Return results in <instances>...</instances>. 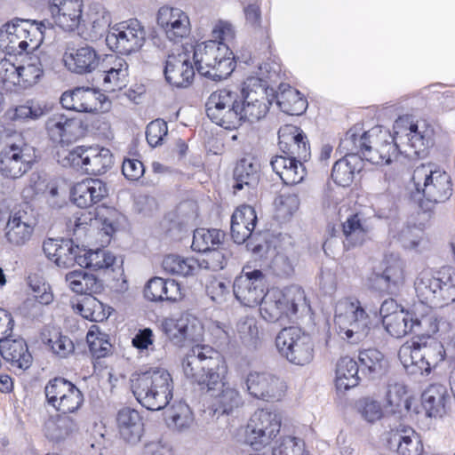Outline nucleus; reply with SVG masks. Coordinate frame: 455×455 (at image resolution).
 Wrapping results in <instances>:
<instances>
[{
  "label": "nucleus",
  "instance_id": "obj_44",
  "mask_svg": "<svg viewBox=\"0 0 455 455\" xmlns=\"http://www.w3.org/2000/svg\"><path fill=\"white\" fill-rule=\"evenodd\" d=\"M196 322L189 315H182L179 318L165 319L163 329L172 342L181 346L186 339L194 338Z\"/></svg>",
  "mask_w": 455,
  "mask_h": 455
},
{
  "label": "nucleus",
  "instance_id": "obj_28",
  "mask_svg": "<svg viewBox=\"0 0 455 455\" xmlns=\"http://www.w3.org/2000/svg\"><path fill=\"white\" fill-rule=\"evenodd\" d=\"M105 90L115 92L128 84L129 65L127 61L116 54L105 55L100 64Z\"/></svg>",
  "mask_w": 455,
  "mask_h": 455
},
{
  "label": "nucleus",
  "instance_id": "obj_38",
  "mask_svg": "<svg viewBox=\"0 0 455 455\" xmlns=\"http://www.w3.org/2000/svg\"><path fill=\"white\" fill-rule=\"evenodd\" d=\"M260 177V168L257 161L251 157L241 159L234 170L233 188L235 192L247 189L249 193L256 191Z\"/></svg>",
  "mask_w": 455,
  "mask_h": 455
},
{
  "label": "nucleus",
  "instance_id": "obj_6",
  "mask_svg": "<svg viewBox=\"0 0 455 455\" xmlns=\"http://www.w3.org/2000/svg\"><path fill=\"white\" fill-rule=\"evenodd\" d=\"M417 296L423 303L443 307L455 301V269L443 267L433 273L422 270L414 282Z\"/></svg>",
  "mask_w": 455,
  "mask_h": 455
},
{
  "label": "nucleus",
  "instance_id": "obj_53",
  "mask_svg": "<svg viewBox=\"0 0 455 455\" xmlns=\"http://www.w3.org/2000/svg\"><path fill=\"white\" fill-rule=\"evenodd\" d=\"M162 267L167 273L188 276L195 275L200 269L201 265L195 258H183L171 254L164 259Z\"/></svg>",
  "mask_w": 455,
  "mask_h": 455
},
{
  "label": "nucleus",
  "instance_id": "obj_31",
  "mask_svg": "<svg viewBox=\"0 0 455 455\" xmlns=\"http://www.w3.org/2000/svg\"><path fill=\"white\" fill-rule=\"evenodd\" d=\"M35 229V224L25 211L11 213L4 228V237L11 246L21 247L27 244Z\"/></svg>",
  "mask_w": 455,
  "mask_h": 455
},
{
  "label": "nucleus",
  "instance_id": "obj_5",
  "mask_svg": "<svg viewBox=\"0 0 455 455\" xmlns=\"http://www.w3.org/2000/svg\"><path fill=\"white\" fill-rule=\"evenodd\" d=\"M445 355L443 345L429 336L403 345L398 352L401 363L411 374L430 373L445 359Z\"/></svg>",
  "mask_w": 455,
  "mask_h": 455
},
{
  "label": "nucleus",
  "instance_id": "obj_43",
  "mask_svg": "<svg viewBox=\"0 0 455 455\" xmlns=\"http://www.w3.org/2000/svg\"><path fill=\"white\" fill-rule=\"evenodd\" d=\"M449 401L447 388L442 384L429 385L421 395V403L428 417H442Z\"/></svg>",
  "mask_w": 455,
  "mask_h": 455
},
{
  "label": "nucleus",
  "instance_id": "obj_2",
  "mask_svg": "<svg viewBox=\"0 0 455 455\" xmlns=\"http://www.w3.org/2000/svg\"><path fill=\"white\" fill-rule=\"evenodd\" d=\"M130 382L136 400L149 411L165 408L172 398V378L164 368L136 371L132 374Z\"/></svg>",
  "mask_w": 455,
  "mask_h": 455
},
{
  "label": "nucleus",
  "instance_id": "obj_60",
  "mask_svg": "<svg viewBox=\"0 0 455 455\" xmlns=\"http://www.w3.org/2000/svg\"><path fill=\"white\" fill-rule=\"evenodd\" d=\"M246 25L255 29L256 33L263 39L267 40L268 30L267 28H262L261 23V11L258 4H251L243 9Z\"/></svg>",
  "mask_w": 455,
  "mask_h": 455
},
{
  "label": "nucleus",
  "instance_id": "obj_21",
  "mask_svg": "<svg viewBox=\"0 0 455 455\" xmlns=\"http://www.w3.org/2000/svg\"><path fill=\"white\" fill-rule=\"evenodd\" d=\"M404 264L393 256L386 257L379 269H374L367 278L370 288L378 291L395 292L404 282Z\"/></svg>",
  "mask_w": 455,
  "mask_h": 455
},
{
  "label": "nucleus",
  "instance_id": "obj_10",
  "mask_svg": "<svg viewBox=\"0 0 455 455\" xmlns=\"http://www.w3.org/2000/svg\"><path fill=\"white\" fill-rule=\"evenodd\" d=\"M334 322L339 334L351 343L362 341L370 331V318L357 299L339 300L336 305Z\"/></svg>",
  "mask_w": 455,
  "mask_h": 455
},
{
  "label": "nucleus",
  "instance_id": "obj_40",
  "mask_svg": "<svg viewBox=\"0 0 455 455\" xmlns=\"http://www.w3.org/2000/svg\"><path fill=\"white\" fill-rule=\"evenodd\" d=\"M301 161L303 159L275 156L271 159L270 165L285 185H296L301 182L306 175Z\"/></svg>",
  "mask_w": 455,
  "mask_h": 455
},
{
  "label": "nucleus",
  "instance_id": "obj_64",
  "mask_svg": "<svg viewBox=\"0 0 455 455\" xmlns=\"http://www.w3.org/2000/svg\"><path fill=\"white\" fill-rule=\"evenodd\" d=\"M48 345L52 351L60 357L68 356L74 350V344L71 339L60 334H55L49 339Z\"/></svg>",
  "mask_w": 455,
  "mask_h": 455
},
{
  "label": "nucleus",
  "instance_id": "obj_55",
  "mask_svg": "<svg viewBox=\"0 0 455 455\" xmlns=\"http://www.w3.org/2000/svg\"><path fill=\"white\" fill-rule=\"evenodd\" d=\"M275 98L282 111L289 115H299L306 109L307 101L300 97L299 91L290 86L278 92Z\"/></svg>",
  "mask_w": 455,
  "mask_h": 455
},
{
  "label": "nucleus",
  "instance_id": "obj_32",
  "mask_svg": "<svg viewBox=\"0 0 455 455\" xmlns=\"http://www.w3.org/2000/svg\"><path fill=\"white\" fill-rule=\"evenodd\" d=\"M45 129L54 142H69L82 134V122L77 118L56 113L48 117Z\"/></svg>",
  "mask_w": 455,
  "mask_h": 455
},
{
  "label": "nucleus",
  "instance_id": "obj_48",
  "mask_svg": "<svg viewBox=\"0 0 455 455\" xmlns=\"http://www.w3.org/2000/svg\"><path fill=\"white\" fill-rule=\"evenodd\" d=\"M47 112L48 108L45 103L31 99L21 105L8 108L4 116L11 122L25 123L38 120Z\"/></svg>",
  "mask_w": 455,
  "mask_h": 455
},
{
  "label": "nucleus",
  "instance_id": "obj_7",
  "mask_svg": "<svg viewBox=\"0 0 455 455\" xmlns=\"http://www.w3.org/2000/svg\"><path fill=\"white\" fill-rule=\"evenodd\" d=\"M308 307L304 291L297 285H291L279 290H267L259 303V311L263 319L275 323L283 317L291 318L299 311Z\"/></svg>",
  "mask_w": 455,
  "mask_h": 455
},
{
  "label": "nucleus",
  "instance_id": "obj_62",
  "mask_svg": "<svg viewBox=\"0 0 455 455\" xmlns=\"http://www.w3.org/2000/svg\"><path fill=\"white\" fill-rule=\"evenodd\" d=\"M356 408L362 417L368 422H375L382 417V409L379 402L369 397L360 399Z\"/></svg>",
  "mask_w": 455,
  "mask_h": 455
},
{
  "label": "nucleus",
  "instance_id": "obj_59",
  "mask_svg": "<svg viewBox=\"0 0 455 455\" xmlns=\"http://www.w3.org/2000/svg\"><path fill=\"white\" fill-rule=\"evenodd\" d=\"M386 402L392 412H395L403 405L407 406L405 386L401 383L389 384L386 393Z\"/></svg>",
  "mask_w": 455,
  "mask_h": 455
},
{
  "label": "nucleus",
  "instance_id": "obj_1",
  "mask_svg": "<svg viewBox=\"0 0 455 455\" xmlns=\"http://www.w3.org/2000/svg\"><path fill=\"white\" fill-rule=\"evenodd\" d=\"M182 369L187 379L212 397L215 413L229 414L243 403L238 390L223 382L228 366L220 353L212 347L196 345L189 348L182 359Z\"/></svg>",
  "mask_w": 455,
  "mask_h": 455
},
{
  "label": "nucleus",
  "instance_id": "obj_22",
  "mask_svg": "<svg viewBox=\"0 0 455 455\" xmlns=\"http://www.w3.org/2000/svg\"><path fill=\"white\" fill-rule=\"evenodd\" d=\"M433 315H422L421 318L413 317L406 311L398 312L393 316L383 320L387 331L395 338H402L411 331H418L429 325L427 331L435 332L438 330Z\"/></svg>",
  "mask_w": 455,
  "mask_h": 455
},
{
  "label": "nucleus",
  "instance_id": "obj_16",
  "mask_svg": "<svg viewBox=\"0 0 455 455\" xmlns=\"http://www.w3.org/2000/svg\"><path fill=\"white\" fill-rule=\"evenodd\" d=\"M267 290V279L259 269L243 267L240 275L236 276L233 291L235 299L243 306L252 307L263 299Z\"/></svg>",
  "mask_w": 455,
  "mask_h": 455
},
{
  "label": "nucleus",
  "instance_id": "obj_27",
  "mask_svg": "<svg viewBox=\"0 0 455 455\" xmlns=\"http://www.w3.org/2000/svg\"><path fill=\"white\" fill-rule=\"evenodd\" d=\"M278 145L284 156L296 157L307 161L310 156V147L303 131L292 124L282 126L278 131Z\"/></svg>",
  "mask_w": 455,
  "mask_h": 455
},
{
  "label": "nucleus",
  "instance_id": "obj_24",
  "mask_svg": "<svg viewBox=\"0 0 455 455\" xmlns=\"http://www.w3.org/2000/svg\"><path fill=\"white\" fill-rule=\"evenodd\" d=\"M157 24L164 30L170 41L177 42L190 33L189 18L180 8L161 7L157 12Z\"/></svg>",
  "mask_w": 455,
  "mask_h": 455
},
{
  "label": "nucleus",
  "instance_id": "obj_50",
  "mask_svg": "<svg viewBox=\"0 0 455 455\" xmlns=\"http://www.w3.org/2000/svg\"><path fill=\"white\" fill-rule=\"evenodd\" d=\"M358 363L349 356L341 357L336 366V387L339 390H348L360 381Z\"/></svg>",
  "mask_w": 455,
  "mask_h": 455
},
{
  "label": "nucleus",
  "instance_id": "obj_13",
  "mask_svg": "<svg viewBox=\"0 0 455 455\" xmlns=\"http://www.w3.org/2000/svg\"><path fill=\"white\" fill-rule=\"evenodd\" d=\"M65 167L81 170L90 175H100L113 164V156L109 149L99 147H76L61 159Z\"/></svg>",
  "mask_w": 455,
  "mask_h": 455
},
{
  "label": "nucleus",
  "instance_id": "obj_11",
  "mask_svg": "<svg viewBox=\"0 0 455 455\" xmlns=\"http://www.w3.org/2000/svg\"><path fill=\"white\" fill-rule=\"evenodd\" d=\"M240 101L238 90H218L206 101L207 116L225 129H237L242 124Z\"/></svg>",
  "mask_w": 455,
  "mask_h": 455
},
{
  "label": "nucleus",
  "instance_id": "obj_8",
  "mask_svg": "<svg viewBox=\"0 0 455 455\" xmlns=\"http://www.w3.org/2000/svg\"><path fill=\"white\" fill-rule=\"evenodd\" d=\"M45 22L14 19L0 29V48L9 54L20 55L37 48L42 40Z\"/></svg>",
  "mask_w": 455,
  "mask_h": 455
},
{
  "label": "nucleus",
  "instance_id": "obj_4",
  "mask_svg": "<svg viewBox=\"0 0 455 455\" xmlns=\"http://www.w3.org/2000/svg\"><path fill=\"white\" fill-rule=\"evenodd\" d=\"M193 60L198 73L212 81L228 78L235 69V56L226 43L210 40L196 45Z\"/></svg>",
  "mask_w": 455,
  "mask_h": 455
},
{
  "label": "nucleus",
  "instance_id": "obj_37",
  "mask_svg": "<svg viewBox=\"0 0 455 455\" xmlns=\"http://www.w3.org/2000/svg\"><path fill=\"white\" fill-rule=\"evenodd\" d=\"M118 432L126 443L135 444L140 441L144 432V424L139 411L124 407L116 416Z\"/></svg>",
  "mask_w": 455,
  "mask_h": 455
},
{
  "label": "nucleus",
  "instance_id": "obj_35",
  "mask_svg": "<svg viewBox=\"0 0 455 455\" xmlns=\"http://www.w3.org/2000/svg\"><path fill=\"white\" fill-rule=\"evenodd\" d=\"M0 354L11 367L20 371H26L32 364V355L26 341L21 338L0 340Z\"/></svg>",
  "mask_w": 455,
  "mask_h": 455
},
{
  "label": "nucleus",
  "instance_id": "obj_25",
  "mask_svg": "<svg viewBox=\"0 0 455 455\" xmlns=\"http://www.w3.org/2000/svg\"><path fill=\"white\" fill-rule=\"evenodd\" d=\"M43 251L58 267H71L78 264V257L83 248L75 244L71 239L48 238L43 243Z\"/></svg>",
  "mask_w": 455,
  "mask_h": 455
},
{
  "label": "nucleus",
  "instance_id": "obj_42",
  "mask_svg": "<svg viewBox=\"0 0 455 455\" xmlns=\"http://www.w3.org/2000/svg\"><path fill=\"white\" fill-rule=\"evenodd\" d=\"M52 67L51 58L48 54L40 52L33 54L28 61L19 66V86L27 88L36 84L44 74V70Z\"/></svg>",
  "mask_w": 455,
  "mask_h": 455
},
{
  "label": "nucleus",
  "instance_id": "obj_46",
  "mask_svg": "<svg viewBox=\"0 0 455 455\" xmlns=\"http://www.w3.org/2000/svg\"><path fill=\"white\" fill-rule=\"evenodd\" d=\"M68 287L77 294L100 293L103 289V283L93 274L78 269L70 271L65 275Z\"/></svg>",
  "mask_w": 455,
  "mask_h": 455
},
{
  "label": "nucleus",
  "instance_id": "obj_52",
  "mask_svg": "<svg viewBox=\"0 0 455 455\" xmlns=\"http://www.w3.org/2000/svg\"><path fill=\"white\" fill-rule=\"evenodd\" d=\"M60 413L54 419H50L45 424L46 435L53 441L65 439L78 430L76 420L68 415Z\"/></svg>",
  "mask_w": 455,
  "mask_h": 455
},
{
  "label": "nucleus",
  "instance_id": "obj_36",
  "mask_svg": "<svg viewBox=\"0 0 455 455\" xmlns=\"http://www.w3.org/2000/svg\"><path fill=\"white\" fill-rule=\"evenodd\" d=\"M257 223V215L253 207L242 205L231 217V237L237 244L243 243L251 235Z\"/></svg>",
  "mask_w": 455,
  "mask_h": 455
},
{
  "label": "nucleus",
  "instance_id": "obj_54",
  "mask_svg": "<svg viewBox=\"0 0 455 455\" xmlns=\"http://www.w3.org/2000/svg\"><path fill=\"white\" fill-rule=\"evenodd\" d=\"M225 233L219 229L196 228L193 234L191 248L198 252H207L222 244Z\"/></svg>",
  "mask_w": 455,
  "mask_h": 455
},
{
  "label": "nucleus",
  "instance_id": "obj_3",
  "mask_svg": "<svg viewBox=\"0 0 455 455\" xmlns=\"http://www.w3.org/2000/svg\"><path fill=\"white\" fill-rule=\"evenodd\" d=\"M411 180L419 199V206L424 211H429L436 204L444 203L452 195L451 176L434 164H421L417 166Z\"/></svg>",
  "mask_w": 455,
  "mask_h": 455
},
{
  "label": "nucleus",
  "instance_id": "obj_63",
  "mask_svg": "<svg viewBox=\"0 0 455 455\" xmlns=\"http://www.w3.org/2000/svg\"><path fill=\"white\" fill-rule=\"evenodd\" d=\"M0 82L11 89V86L19 85V67L6 59L0 60Z\"/></svg>",
  "mask_w": 455,
  "mask_h": 455
},
{
  "label": "nucleus",
  "instance_id": "obj_12",
  "mask_svg": "<svg viewBox=\"0 0 455 455\" xmlns=\"http://www.w3.org/2000/svg\"><path fill=\"white\" fill-rule=\"evenodd\" d=\"M275 347L283 357L296 365H306L314 358L311 336L298 327L282 329L275 337Z\"/></svg>",
  "mask_w": 455,
  "mask_h": 455
},
{
  "label": "nucleus",
  "instance_id": "obj_17",
  "mask_svg": "<svg viewBox=\"0 0 455 455\" xmlns=\"http://www.w3.org/2000/svg\"><path fill=\"white\" fill-rule=\"evenodd\" d=\"M281 419L275 412L258 410L246 427L247 442L255 449L266 446L280 431Z\"/></svg>",
  "mask_w": 455,
  "mask_h": 455
},
{
  "label": "nucleus",
  "instance_id": "obj_19",
  "mask_svg": "<svg viewBox=\"0 0 455 455\" xmlns=\"http://www.w3.org/2000/svg\"><path fill=\"white\" fill-rule=\"evenodd\" d=\"M243 387L248 394L266 402L279 401L285 392V384L278 377L265 371H250Z\"/></svg>",
  "mask_w": 455,
  "mask_h": 455
},
{
  "label": "nucleus",
  "instance_id": "obj_30",
  "mask_svg": "<svg viewBox=\"0 0 455 455\" xmlns=\"http://www.w3.org/2000/svg\"><path fill=\"white\" fill-rule=\"evenodd\" d=\"M240 96V112L242 116V123L248 121L253 123L263 118L271 105L266 96V92L263 87L259 88V91H247L243 88L239 91Z\"/></svg>",
  "mask_w": 455,
  "mask_h": 455
},
{
  "label": "nucleus",
  "instance_id": "obj_56",
  "mask_svg": "<svg viewBox=\"0 0 455 455\" xmlns=\"http://www.w3.org/2000/svg\"><path fill=\"white\" fill-rule=\"evenodd\" d=\"M167 420L170 426L172 425L178 430L183 431L190 427L194 417L189 406L180 403L172 408Z\"/></svg>",
  "mask_w": 455,
  "mask_h": 455
},
{
  "label": "nucleus",
  "instance_id": "obj_58",
  "mask_svg": "<svg viewBox=\"0 0 455 455\" xmlns=\"http://www.w3.org/2000/svg\"><path fill=\"white\" fill-rule=\"evenodd\" d=\"M273 455H310L306 450L305 442L298 437L284 436L273 449Z\"/></svg>",
  "mask_w": 455,
  "mask_h": 455
},
{
  "label": "nucleus",
  "instance_id": "obj_47",
  "mask_svg": "<svg viewBox=\"0 0 455 455\" xmlns=\"http://www.w3.org/2000/svg\"><path fill=\"white\" fill-rule=\"evenodd\" d=\"M371 138L368 137V131L362 132L360 125H355L349 129L344 138L340 140L339 150L345 153V156H360L364 158V152L369 149Z\"/></svg>",
  "mask_w": 455,
  "mask_h": 455
},
{
  "label": "nucleus",
  "instance_id": "obj_34",
  "mask_svg": "<svg viewBox=\"0 0 455 455\" xmlns=\"http://www.w3.org/2000/svg\"><path fill=\"white\" fill-rule=\"evenodd\" d=\"M108 195V188L99 179H86L76 184L71 191V198L80 208H88L101 202Z\"/></svg>",
  "mask_w": 455,
  "mask_h": 455
},
{
  "label": "nucleus",
  "instance_id": "obj_18",
  "mask_svg": "<svg viewBox=\"0 0 455 455\" xmlns=\"http://www.w3.org/2000/svg\"><path fill=\"white\" fill-rule=\"evenodd\" d=\"M371 143L367 152H364V159L374 164H389L400 149V141L396 134L392 135L387 129L376 126L368 131Z\"/></svg>",
  "mask_w": 455,
  "mask_h": 455
},
{
  "label": "nucleus",
  "instance_id": "obj_41",
  "mask_svg": "<svg viewBox=\"0 0 455 455\" xmlns=\"http://www.w3.org/2000/svg\"><path fill=\"white\" fill-rule=\"evenodd\" d=\"M146 299L151 301L174 302L181 299L180 285L173 279L151 278L144 290Z\"/></svg>",
  "mask_w": 455,
  "mask_h": 455
},
{
  "label": "nucleus",
  "instance_id": "obj_29",
  "mask_svg": "<svg viewBox=\"0 0 455 455\" xmlns=\"http://www.w3.org/2000/svg\"><path fill=\"white\" fill-rule=\"evenodd\" d=\"M81 0H49V10L57 26L66 31L78 28L82 19Z\"/></svg>",
  "mask_w": 455,
  "mask_h": 455
},
{
  "label": "nucleus",
  "instance_id": "obj_26",
  "mask_svg": "<svg viewBox=\"0 0 455 455\" xmlns=\"http://www.w3.org/2000/svg\"><path fill=\"white\" fill-rule=\"evenodd\" d=\"M101 55L89 44L69 48L64 54L66 68L72 73L85 75L100 67Z\"/></svg>",
  "mask_w": 455,
  "mask_h": 455
},
{
  "label": "nucleus",
  "instance_id": "obj_39",
  "mask_svg": "<svg viewBox=\"0 0 455 455\" xmlns=\"http://www.w3.org/2000/svg\"><path fill=\"white\" fill-rule=\"evenodd\" d=\"M387 445L398 455H421L423 452L420 436L411 427L393 431L387 439Z\"/></svg>",
  "mask_w": 455,
  "mask_h": 455
},
{
  "label": "nucleus",
  "instance_id": "obj_15",
  "mask_svg": "<svg viewBox=\"0 0 455 455\" xmlns=\"http://www.w3.org/2000/svg\"><path fill=\"white\" fill-rule=\"evenodd\" d=\"M146 40V31L140 22L131 19L114 26L106 36L107 44L121 54L139 51Z\"/></svg>",
  "mask_w": 455,
  "mask_h": 455
},
{
  "label": "nucleus",
  "instance_id": "obj_14",
  "mask_svg": "<svg viewBox=\"0 0 455 455\" xmlns=\"http://www.w3.org/2000/svg\"><path fill=\"white\" fill-rule=\"evenodd\" d=\"M45 402L60 413H74L84 403L82 391L71 381L55 377L50 379L44 387Z\"/></svg>",
  "mask_w": 455,
  "mask_h": 455
},
{
  "label": "nucleus",
  "instance_id": "obj_57",
  "mask_svg": "<svg viewBox=\"0 0 455 455\" xmlns=\"http://www.w3.org/2000/svg\"><path fill=\"white\" fill-rule=\"evenodd\" d=\"M89 350L93 357H105L111 350V344L106 333L90 330L86 335Z\"/></svg>",
  "mask_w": 455,
  "mask_h": 455
},
{
  "label": "nucleus",
  "instance_id": "obj_33",
  "mask_svg": "<svg viewBox=\"0 0 455 455\" xmlns=\"http://www.w3.org/2000/svg\"><path fill=\"white\" fill-rule=\"evenodd\" d=\"M101 94L91 87H76L60 97L62 107L76 112L92 113L98 110Z\"/></svg>",
  "mask_w": 455,
  "mask_h": 455
},
{
  "label": "nucleus",
  "instance_id": "obj_23",
  "mask_svg": "<svg viewBox=\"0 0 455 455\" xmlns=\"http://www.w3.org/2000/svg\"><path fill=\"white\" fill-rule=\"evenodd\" d=\"M164 74L165 80L178 88L188 87L195 76V68L188 52H181L168 55Z\"/></svg>",
  "mask_w": 455,
  "mask_h": 455
},
{
  "label": "nucleus",
  "instance_id": "obj_9",
  "mask_svg": "<svg viewBox=\"0 0 455 455\" xmlns=\"http://www.w3.org/2000/svg\"><path fill=\"white\" fill-rule=\"evenodd\" d=\"M35 150L20 132H12L3 140L0 149V172L11 179L21 177L35 161Z\"/></svg>",
  "mask_w": 455,
  "mask_h": 455
},
{
  "label": "nucleus",
  "instance_id": "obj_61",
  "mask_svg": "<svg viewBox=\"0 0 455 455\" xmlns=\"http://www.w3.org/2000/svg\"><path fill=\"white\" fill-rule=\"evenodd\" d=\"M167 134V123L163 119H156L147 126L146 139L148 143L153 148L160 146Z\"/></svg>",
  "mask_w": 455,
  "mask_h": 455
},
{
  "label": "nucleus",
  "instance_id": "obj_20",
  "mask_svg": "<svg viewBox=\"0 0 455 455\" xmlns=\"http://www.w3.org/2000/svg\"><path fill=\"white\" fill-rule=\"evenodd\" d=\"M403 123V119L400 118L396 120L394 124V129L400 143L406 144L409 148V151L405 150L404 153L409 156H425L427 148L433 143V130L425 121H418L415 124H411L408 128L401 130Z\"/></svg>",
  "mask_w": 455,
  "mask_h": 455
},
{
  "label": "nucleus",
  "instance_id": "obj_51",
  "mask_svg": "<svg viewBox=\"0 0 455 455\" xmlns=\"http://www.w3.org/2000/svg\"><path fill=\"white\" fill-rule=\"evenodd\" d=\"M366 220L359 213L350 215L342 224V231L345 236L344 244L347 248L362 244L369 233Z\"/></svg>",
  "mask_w": 455,
  "mask_h": 455
},
{
  "label": "nucleus",
  "instance_id": "obj_45",
  "mask_svg": "<svg viewBox=\"0 0 455 455\" xmlns=\"http://www.w3.org/2000/svg\"><path fill=\"white\" fill-rule=\"evenodd\" d=\"M358 361L361 373L371 379L380 378L388 368L387 358L376 348L359 351Z\"/></svg>",
  "mask_w": 455,
  "mask_h": 455
},
{
  "label": "nucleus",
  "instance_id": "obj_49",
  "mask_svg": "<svg viewBox=\"0 0 455 455\" xmlns=\"http://www.w3.org/2000/svg\"><path fill=\"white\" fill-rule=\"evenodd\" d=\"M363 169V160L360 156H345L335 162L331 178L341 187H348L354 180L355 174Z\"/></svg>",
  "mask_w": 455,
  "mask_h": 455
}]
</instances>
